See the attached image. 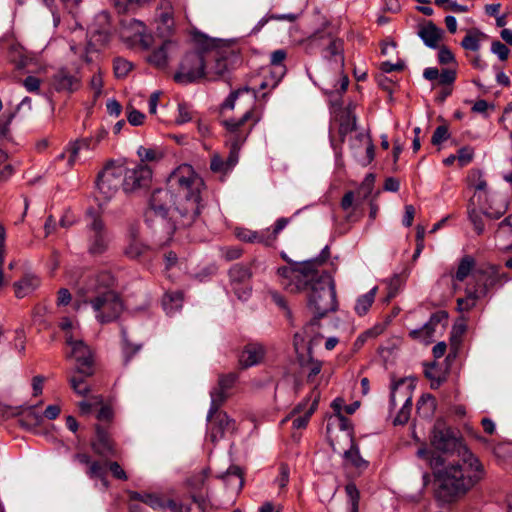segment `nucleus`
<instances>
[{
	"label": "nucleus",
	"mask_w": 512,
	"mask_h": 512,
	"mask_svg": "<svg viewBox=\"0 0 512 512\" xmlns=\"http://www.w3.org/2000/svg\"><path fill=\"white\" fill-rule=\"evenodd\" d=\"M376 291L377 287H373L370 291L358 297L354 309L359 316H363L368 312L375 300Z\"/></svg>",
	"instance_id": "obj_46"
},
{
	"label": "nucleus",
	"mask_w": 512,
	"mask_h": 512,
	"mask_svg": "<svg viewBox=\"0 0 512 512\" xmlns=\"http://www.w3.org/2000/svg\"><path fill=\"white\" fill-rule=\"evenodd\" d=\"M382 70L380 73L375 75L376 81L378 84L387 91L392 89L394 81L386 76V74L392 72H400L404 69L405 66H381Z\"/></svg>",
	"instance_id": "obj_47"
},
{
	"label": "nucleus",
	"mask_w": 512,
	"mask_h": 512,
	"mask_svg": "<svg viewBox=\"0 0 512 512\" xmlns=\"http://www.w3.org/2000/svg\"><path fill=\"white\" fill-rule=\"evenodd\" d=\"M87 251L91 256H101L109 248L110 234L102 218L94 211H88Z\"/></svg>",
	"instance_id": "obj_9"
},
{
	"label": "nucleus",
	"mask_w": 512,
	"mask_h": 512,
	"mask_svg": "<svg viewBox=\"0 0 512 512\" xmlns=\"http://www.w3.org/2000/svg\"><path fill=\"white\" fill-rule=\"evenodd\" d=\"M103 402L101 396H93L91 400H84L79 402L78 407L82 415H87L92 411V408L96 405H100Z\"/></svg>",
	"instance_id": "obj_59"
},
{
	"label": "nucleus",
	"mask_w": 512,
	"mask_h": 512,
	"mask_svg": "<svg viewBox=\"0 0 512 512\" xmlns=\"http://www.w3.org/2000/svg\"><path fill=\"white\" fill-rule=\"evenodd\" d=\"M486 38L487 36L484 33L478 30H472L465 35L461 42V45L465 50L475 52L479 50L481 42Z\"/></svg>",
	"instance_id": "obj_45"
},
{
	"label": "nucleus",
	"mask_w": 512,
	"mask_h": 512,
	"mask_svg": "<svg viewBox=\"0 0 512 512\" xmlns=\"http://www.w3.org/2000/svg\"><path fill=\"white\" fill-rule=\"evenodd\" d=\"M147 250V246L143 244L139 239L133 236L125 248V254L129 258L136 259L142 256Z\"/></svg>",
	"instance_id": "obj_52"
},
{
	"label": "nucleus",
	"mask_w": 512,
	"mask_h": 512,
	"mask_svg": "<svg viewBox=\"0 0 512 512\" xmlns=\"http://www.w3.org/2000/svg\"><path fill=\"white\" fill-rule=\"evenodd\" d=\"M447 318V312L437 311L430 316L428 322H426L421 328L411 330L409 332V337L413 340L430 344L433 341L436 327L441 321L446 320Z\"/></svg>",
	"instance_id": "obj_23"
},
{
	"label": "nucleus",
	"mask_w": 512,
	"mask_h": 512,
	"mask_svg": "<svg viewBox=\"0 0 512 512\" xmlns=\"http://www.w3.org/2000/svg\"><path fill=\"white\" fill-rule=\"evenodd\" d=\"M344 459L359 472H363L369 467V462L361 456L359 446L353 439L350 448L344 452Z\"/></svg>",
	"instance_id": "obj_36"
},
{
	"label": "nucleus",
	"mask_w": 512,
	"mask_h": 512,
	"mask_svg": "<svg viewBox=\"0 0 512 512\" xmlns=\"http://www.w3.org/2000/svg\"><path fill=\"white\" fill-rule=\"evenodd\" d=\"M416 454L428 462L435 481L434 497L441 504L458 502L485 476L483 464L469 448H462L461 457L448 463L425 446L420 447Z\"/></svg>",
	"instance_id": "obj_2"
},
{
	"label": "nucleus",
	"mask_w": 512,
	"mask_h": 512,
	"mask_svg": "<svg viewBox=\"0 0 512 512\" xmlns=\"http://www.w3.org/2000/svg\"><path fill=\"white\" fill-rule=\"evenodd\" d=\"M480 298L483 297L469 284L466 287V296L457 299V309L460 312H468L476 305L477 300Z\"/></svg>",
	"instance_id": "obj_44"
},
{
	"label": "nucleus",
	"mask_w": 512,
	"mask_h": 512,
	"mask_svg": "<svg viewBox=\"0 0 512 512\" xmlns=\"http://www.w3.org/2000/svg\"><path fill=\"white\" fill-rule=\"evenodd\" d=\"M106 467H107V463L103 464L100 461H92L91 460V462L87 468L86 474L92 479L99 478L104 483V485L107 486Z\"/></svg>",
	"instance_id": "obj_51"
},
{
	"label": "nucleus",
	"mask_w": 512,
	"mask_h": 512,
	"mask_svg": "<svg viewBox=\"0 0 512 512\" xmlns=\"http://www.w3.org/2000/svg\"><path fill=\"white\" fill-rule=\"evenodd\" d=\"M193 119V111L191 107L186 103L182 102L178 104V116L176 117L177 124H184Z\"/></svg>",
	"instance_id": "obj_55"
},
{
	"label": "nucleus",
	"mask_w": 512,
	"mask_h": 512,
	"mask_svg": "<svg viewBox=\"0 0 512 512\" xmlns=\"http://www.w3.org/2000/svg\"><path fill=\"white\" fill-rule=\"evenodd\" d=\"M230 286L239 300H247L252 291V272L243 264H235L229 269Z\"/></svg>",
	"instance_id": "obj_15"
},
{
	"label": "nucleus",
	"mask_w": 512,
	"mask_h": 512,
	"mask_svg": "<svg viewBox=\"0 0 512 512\" xmlns=\"http://www.w3.org/2000/svg\"><path fill=\"white\" fill-rule=\"evenodd\" d=\"M208 437L212 442H217L228 432H233L235 429V421L231 419L226 412L217 411L211 418Z\"/></svg>",
	"instance_id": "obj_22"
},
{
	"label": "nucleus",
	"mask_w": 512,
	"mask_h": 512,
	"mask_svg": "<svg viewBox=\"0 0 512 512\" xmlns=\"http://www.w3.org/2000/svg\"><path fill=\"white\" fill-rule=\"evenodd\" d=\"M95 431V438L91 441L94 453L100 457H115L117 455L116 445L108 431L101 425H96Z\"/></svg>",
	"instance_id": "obj_24"
},
{
	"label": "nucleus",
	"mask_w": 512,
	"mask_h": 512,
	"mask_svg": "<svg viewBox=\"0 0 512 512\" xmlns=\"http://www.w3.org/2000/svg\"><path fill=\"white\" fill-rule=\"evenodd\" d=\"M88 376H84L82 374H75L68 377V381L70 383L73 391L80 396H87L90 392V386L86 382V378Z\"/></svg>",
	"instance_id": "obj_48"
},
{
	"label": "nucleus",
	"mask_w": 512,
	"mask_h": 512,
	"mask_svg": "<svg viewBox=\"0 0 512 512\" xmlns=\"http://www.w3.org/2000/svg\"><path fill=\"white\" fill-rule=\"evenodd\" d=\"M491 52L495 54L501 62L507 61L510 54L509 48L498 40L492 42Z\"/></svg>",
	"instance_id": "obj_58"
},
{
	"label": "nucleus",
	"mask_w": 512,
	"mask_h": 512,
	"mask_svg": "<svg viewBox=\"0 0 512 512\" xmlns=\"http://www.w3.org/2000/svg\"><path fill=\"white\" fill-rule=\"evenodd\" d=\"M341 208L344 211H349L352 209V211L346 216V219L348 222L357 221L359 217H357L354 214V211H356L359 203L355 202V194L352 191H348L344 194V196L341 199Z\"/></svg>",
	"instance_id": "obj_50"
},
{
	"label": "nucleus",
	"mask_w": 512,
	"mask_h": 512,
	"mask_svg": "<svg viewBox=\"0 0 512 512\" xmlns=\"http://www.w3.org/2000/svg\"><path fill=\"white\" fill-rule=\"evenodd\" d=\"M505 211L506 207L504 205H499L497 208L488 207L483 211L472 208L468 210V218L473 224L475 232L481 235L485 230L484 217L496 220L501 218Z\"/></svg>",
	"instance_id": "obj_25"
},
{
	"label": "nucleus",
	"mask_w": 512,
	"mask_h": 512,
	"mask_svg": "<svg viewBox=\"0 0 512 512\" xmlns=\"http://www.w3.org/2000/svg\"><path fill=\"white\" fill-rule=\"evenodd\" d=\"M128 496L130 500L142 502L153 510H166V499L161 494L129 491Z\"/></svg>",
	"instance_id": "obj_32"
},
{
	"label": "nucleus",
	"mask_w": 512,
	"mask_h": 512,
	"mask_svg": "<svg viewBox=\"0 0 512 512\" xmlns=\"http://www.w3.org/2000/svg\"><path fill=\"white\" fill-rule=\"evenodd\" d=\"M443 33L444 31L438 28L432 22H428L427 24L420 27L418 32L423 42L431 48H435L438 46V43L440 42L443 36Z\"/></svg>",
	"instance_id": "obj_34"
},
{
	"label": "nucleus",
	"mask_w": 512,
	"mask_h": 512,
	"mask_svg": "<svg viewBox=\"0 0 512 512\" xmlns=\"http://www.w3.org/2000/svg\"><path fill=\"white\" fill-rule=\"evenodd\" d=\"M97 146L94 145V138L86 137L82 139H78L75 142L71 143L66 152H69L68 165L72 167L78 158V154L82 149L86 150H94Z\"/></svg>",
	"instance_id": "obj_37"
},
{
	"label": "nucleus",
	"mask_w": 512,
	"mask_h": 512,
	"mask_svg": "<svg viewBox=\"0 0 512 512\" xmlns=\"http://www.w3.org/2000/svg\"><path fill=\"white\" fill-rule=\"evenodd\" d=\"M334 123L337 126L341 143L345 141L348 134L357 132V117L355 105L349 104L346 107H338L333 103Z\"/></svg>",
	"instance_id": "obj_16"
},
{
	"label": "nucleus",
	"mask_w": 512,
	"mask_h": 512,
	"mask_svg": "<svg viewBox=\"0 0 512 512\" xmlns=\"http://www.w3.org/2000/svg\"><path fill=\"white\" fill-rule=\"evenodd\" d=\"M52 85L57 92L72 93L81 87V78L78 72H70L61 68L54 76Z\"/></svg>",
	"instance_id": "obj_26"
},
{
	"label": "nucleus",
	"mask_w": 512,
	"mask_h": 512,
	"mask_svg": "<svg viewBox=\"0 0 512 512\" xmlns=\"http://www.w3.org/2000/svg\"><path fill=\"white\" fill-rule=\"evenodd\" d=\"M66 343L71 347L68 357L73 358L76 363L75 372L84 376H92L95 367L91 349L82 340H74L73 336H67Z\"/></svg>",
	"instance_id": "obj_13"
},
{
	"label": "nucleus",
	"mask_w": 512,
	"mask_h": 512,
	"mask_svg": "<svg viewBox=\"0 0 512 512\" xmlns=\"http://www.w3.org/2000/svg\"><path fill=\"white\" fill-rule=\"evenodd\" d=\"M137 154L141 160V162H152L157 161L162 157V154L153 148H145L140 146Z\"/></svg>",
	"instance_id": "obj_57"
},
{
	"label": "nucleus",
	"mask_w": 512,
	"mask_h": 512,
	"mask_svg": "<svg viewBox=\"0 0 512 512\" xmlns=\"http://www.w3.org/2000/svg\"><path fill=\"white\" fill-rule=\"evenodd\" d=\"M123 164H117L113 161L107 163L98 173L97 189L104 200L113 198L120 188L123 189Z\"/></svg>",
	"instance_id": "obj_11"
},
{
	"label": "nucleus",
	"mask_w": 512,
	"mask_h": 512,
	"mask_svg": "<svg viewBox=\"0 0 512 512\" xmlns=\"http://www.w3.org/2000/svg\"><path fill=\"white\" fill-rule=\"evenodd\" d=\"M119 34L128 45H140L143 49H149L153 41V37L146 33V25L134 18L120 21Z\"/></svg>",
	"instance_id": "obj_12"
},
{
	"label": "nucleus",
	"mask_w": 512,
	"mask_h": 512,
	"mask_svg": "<svg viewBox=\"0 0 512 512\" xmlns=\"http://www.w3.org/2000/svg\"><path fill=\"white\" fill-rule=\"evenodd\" d=\"M176 48V44L173 41H164L152 54L148 57L149 64H165L168 60L169 53L173 52Z\"/></svg>",
	"instance_id": "obj_41"
},
{
	"label": "nucleus",
	"mask_w": 512,
	"mask_h": 512,
	"mask_svg": "<svg viewBox=\"0 0 512 512\" xmlns=\"http://www.w3.org/2000/svg\"><path fill=\"white\" fill-rule=\"evenodd\" d=\"M471 285L480 296L485 297L493 288H497L498 266L483 265L472 274Z\"/></svg>",
	"instance_id": "obj_18"
},
{
	"label": "nucleus",
	"mask_w": 512,
	"mask_h": 512,
	"mask_svg": "<svg viewBox=\"0 0 512 512\" xmlns=\"http://www.w3.org/2000/svg\"><path fill=\"white\" fill-rule=\"evenodd\" d=\"M403 384V381H399L392 385L389 407L390 411L395 409L397 406V396H400V399L404 402L401 409L397 413L396 417L393 420V424L396 425H404L410 419V414L412 410V396L411 393L406 390L404 392H399V387Z\"/></svg>",
	"instance_id": "obj_21"
},
{
	"label": "nucleus",
	"mask_w": 512,
	"mask_h": 512,
	"mask_svg": "<svg viewBox=\"0 0 512 512\" xmlns=\"http://www.w3.org/2000/svg\"><path fill=\"white\" fill-rule=\"evenodd\" d=\"M350 149L362 165L370 164L375 157V147L368 133L356 132L350 139Z\"/></svg>",
	"instance_id": "obj_20"
},
{
	"label": "nucleus",
	"mask_w": 512,
	"mask_h": 512,
	"mask_svg": "<svg viewBox=\"0 0 512 512\" xmlns=\"http://www.w3.org/2000/svg\"><path fill=\"white\" fill-rule=\"evenodd\" d=\"M227 66H177L174 71H167L173 80L181 85L205 81H216L222 78Z\"/></svg>",
	"instance_id": "obj_8"
},
{
	"label": "nucleus",
	"mask_w": 512,
	"mask_h": 512,
	"mask_svg": "<svg viewBox=\"0 0 512 512\" xmlns=\"http://www.w3.org/2000/svg\"><path fill=\"white\" fill-rule=\"evenodd\" d=\"M312 399V403L309 407L308 410L305 411V413L303 415H299L297 417H295L293 419V422H292V426L293 428L295 429H303L305 428L307 425H308V422L310 420V417L312 416V414L314 413V411L316 410L317 406H318V402H319V399H320V391L318 390V387L317 385L313 387L311 393H310V396L305 399V401L303 403H300L295 409H294V413H299L301 412L304 407L306 406V403Z\"/></svg>",
	"instance_id": "obj_28"
},
{
	"label": "nucleus",
	"mask_w": 512,
	"mask_h": 512,
	"mask_svg": "<svg viewBox=\"0 0 512 512\" xmlns=\"http://www.w3.org/2000/svg\"><path fill=\"white\" fill-rule=\"evenodd\" d=\"M301 368L306 372L307 382L313 383L316 376L321 372L323 362L312 357V349L308 348V358L300 360Z\"/></svg>",
	"instance_id": "obj_38"
},
{
	"label": "nucleus",
	"mask_w": 512,
	"mask_h": 512,
	"mask_svg": "<svg viewBox=\"0 0 512 512\" xmlns=\"http://www.w3.org/2000/svg\"><path fill=\"white\" fill-rule=\"evenodd\" d=\"M244 93H251V98H256L255 90L244 87L231 92L221 104L219 110L220 124L224 127L230 142V150L228 158L226 159V165H228V168L231 170L238 163L241 147L252 132L254 126L260 121V116L255 113L254 106L247 109L238 119L227 116V112L235 108L236 100Z\"/></svg>",
	"instance_id": "obj_4"
},
{
	"label": "nucleus",
	"mask_w": 512,
	"mask_h": 512,
	"mask_svg": "<svg viewBox=\"0 0 512 512\" xmlns=\"http://www.w3.org/2000/svg\"><path fill=\"white\" fill-rule=\"evenodd\" d=\"M318 69L315 72H311L307 69L309 78L317 85L321 90L327 94H341L346 91L349 85V78L346 74H343L340 69L341 66H316Z\"/></svg>",
	"instance_id": "obj_7"
},
{
	"label": "nucleus",
	"mask_w": 512,
	"mask_h": 512,
	"mask_svg": "<svg viewBox=\"0 0 512 512\" xmlns=\"http://www.w3.org/2000/svg\"><path fill=\"white\" fill-rule=\"evenodd\" d=\"M162 305L168 315L179 311L183 305V293L181 291L167 292L163 296Z\"/></svg>",
	"instance_id": "obj_42"
},
{
	"label": "nucleus",
	"mask_w": 512,
	"mask_h": 512,
	"mask_svg": "<svg viewBox=\"0 0 512 512\" xmlns=\"http://www.w3.org/2000/svg\"><path fill=\"white\" fill-rule=\"evenodd\" d=\"M115 278L109 271H101L91 277L86 282L85 291L86 293H92L100 295L106 291H114L113 286Z\"/></svg>",
	"instance_id": "obj_27"
},
{
	"label": "nucleus",
	"mask_w": 512,
	"mask_h": 512,
	"mask_svg": "<svg viewBox=\"0 0 512 512\" xmlns=\"http://www.w3.org/2000/svg\"><path fill=\"white\" fill-rule=\"evenodd\" d=\"M475 270V259L470 255H465L459 261L453 278L456 281L463 282L470 274H473Z\"/></svg>",
	"instance_id": "obj_43"
},
{
	"label": "nucleus",
	"mask_w": 512,
	"mask_h": 512,
	"mask_svg": "<svg viewBox=\"0 0 512 512\" xmlns=\"http://www.w3.org/2000/svg\"><path fill=\"white\" fill-rule=\"evenodd\" d=\"M0 47L7 49V56L11 64H29L36 61V54L27 51L18 43L12 33L0 37Z\"/></svg>",
	"instance_id": "obj_19"
},
{
	"label": "nucleus",
	"mask_w": 512,
	"mask_h": 512,
	"mask_svg": "<svg viewBox=\"0 0 512 512\" xmlns=\"http://www.w3.org/2000/svg\"><path fill=\"white\" fill-rule=\"evenodd\" d=\"M210 169L214 173L226 174L231 171L226 165V160H224L219 154H213L210 161Z\"/></svg>",
	"instance_id": "obj_56"
},
{
	"label": "nucleus",
	"mask_w": 512,
	"mask_h": 512,
	"mask_svg": "<svg viewBox=\"0 0 512 512\" xmlns=\"http://www.w3.org/2000/svg\"><path fill=\"white\" fill-rule=\"evenodd\" d=\"M474 149L470 146L461 147L457 151V161L460 167H464L471 163L474 159Z\"/></svg>",
	"instance_id": "obj_54"
},
{
	"label": "nucleus",
	"mask_w": 512,
	"mask_h": 512,
	"mask_svg": "<svg viewBox=\"0 0 512 512\" xmlns=\"http://www.w3.org/2000/svg\"><path fill=\"white\" fill-rule=\"evenodd\" d=\"M145 1L146 0H113V3L119 13H125Z\"/></svg>",
	"instance_id": "obj_62"
},
{
	"label": "nucleus",
	"mask_w": 512,
	"mask_h": 512,
	"mask_svg": "<svg viewBox=\"0 0 512 512\" xmlns=\"http://www.w3.org/2000/svg\"><path fill=\"white\" fill-rule=\"evenodd\" d=\"M220 477L229 489L236 492H239L244 485L243 471L239 466H230Z\"/></svg>",
	"instance_id": "obj_35"
},
{
	"label": "nucleus",
	"mask_w": 512,
	"mask_h": 512,
	"mask_svg": "<svg viewBox=\"0 0 512 512\" xmlns=\"http://www.w3.org/2000/svg\"><path fill=\"white\" fill-rule=\"evenodd\" d=\"M159 22L163 26V33L170 34L174 27L173 8L168 0H162L159 4Z\"/></svg>",
	"instance_id": "obj_39"
},
{
	"label": "nucleus",
	"mask_w": 512,
	"mask_h": 512,
	"mask_svg": "<svg viewBox=\"0 0 512 512\" xmlns=\"http://www.w3.org/2000/svg\"><path fill=\"white\" fill-rule=\"evenodd\" d=\"M41 284V279L35 274H25L14 284L15 295L17 298H24L35 291Z\"/></svg>",
	"instance_id": "obj_33"
},
{
	"label": "nucleus",
	"mask_w": 512,
	"mask_h": 512,
	"mask_svg": "<svg viewBox=\"0 0 512 512\" xmlns=\"http://www.w3.org/2000/svg\"><path fill=\"white\" fill-rule=\"evenodd\" d=\"M290 469L287 464L281 463L279 466V474L275 479V483L280 489L287 486L289 482Z\"/></svg>",
	"instance_id": "obj_60"
},
{
	"label": "nucleus",
	"mask_w": 512,
	"mask_h": 512,
	"mask_svg": "<svg viewBox=\"0 0 512 512\" xmlns=\"http://www.w3.org/2000/svg\"><path fill=\"white\" fill-rule=\"evenodd\" d=\"M466 330V326L464 324L455 325L452 330L451 335V347L456 351L461 342V337Z\"/></svg>",
	"instance_id": "obj_64"
},
{
	"label": "nucleus",
	"mask_w": 512,
	"mask_h": 512,
	"mask_svg": "<svg viewBox=\"0 0 512 512\" xmlns=\"http://www.w3.org/2000/svg\"><path fill=\"white\" fill-rule=\"evenodd\" d=\"M456 75L455 69L446 68L440 72L437 67H428L423 73L425 79L435 82L433 86L439 85L442 87L452 86L456 80Z\"/></svg>",
	"instance_id": "obj_29"
},
{
	"label": "nucleus",
	"mask_w": 512,
	"mask_h": 512,
	"mask_svg": "<svg viewBox=\"0 0 512 512\" xmlns=\"http://www.w3.org/2000/svg\"><path fill=\"white\" fill-rule=\"evenodd\" d=\"M227 397V390L223 389L220 386H218L217 389L211 392V405L207 415L208 418H211L214 413L220 411L219 409L222 406V404L226 401Z\"/></svg>",
	"instance_id": "obj_49"
},
{
	"label": "nucleus",
	"mask_w": 512,
	"mask_h": 512,
	"mask_svg": "<svg viewBox=\"0 0 512 512\" xmlns=\"http://www.w3.org/2000/svg\"><path fill=\"white\" fill-rule=\"evenodd\" d=\"M274 235L270 233V228L266 230L256 231V237L254 243L263 244L264 246L271 247L275 244Z\"/></svg>",
	"instance_id": "obj_61"
},
{
	"label": "nucleus",
	"mask_w": 512,
	"mask_h": 512,
	"mask_svg": "<svg viewBox=\"0 0 512 512\" xmlns=\"http://www.w3.org/2000/svg\"><path fill=\"white\" fill-rule=\"evenodd\" d=\"M449 136L450 134L448 127L445 125H440L435 129L432 135L431 143L433 145H439L442 142L446 141L449 138Z\"/></svg>",
	"instance_id": "obj_63"
},
{
	"label": "nucleus",
	"mask_w": 512,
	"mask_h": 512,
	"mask_svg": "<svg viewBox=\"0 0 512 512\" xmlns=\"http://www.w3.org/2000/svg\"><path fill=\"white\" fill-rule=\"evenodd\" d=\"M96 21L102 25L101 28L92 26L89 32V40L87 45L82 48L74 43V39L71 40L70 50L74 54L80 52V59L85 61L87 64L100 61V52L102 48L106 46L110 39L109 31V15L106 12H102L97 15Z\"/></svg>",
	"instance_id": "obj_5"
},
{
	"label": "nucleus",
	"mask_w": 512,
	"mask_h": 512,
	"mask_svg": "<svg viewBox=\"0 0 512 512\" xmlns=\"http://www.w3.org/2000/svg\"><path fill=\"white\" fill-rule=\"evenodd\" d=\"M89 302L97 321L101 324L117 320L124 308L120 296L115 291H106L92 296L89 298Z\"/></svg>",
	"instance_id": "obj_10"
},
{
	"label": "nucleus",
	"mask_w": 512,
	"mask_h": 512,
	"mask_svg": "<svg viewBox=\"0 0 512 512\" xmlns=\"http://www.w3.org/2000/svg\"><path fill=\"white\" fill-rule=\"evenodd\" d=\"M265 354L264 346L259 343L247 344L239 357V363L242 367L248 368L259 364Z\"/></svg>",
	"instance_id": "obj_30"
},
{
	"label": "nucleus",
	"mask_w": 512,
	"mask_h": 512,
	"mask_svg": "<svg viewBox=\"0 0 512 512\" xmlns=\"http://www.w3.org/2000/svg\"><path fill=\"white\" fill-rule=\"evenodd\" d=\"M206 479H207V473L205 470H202L198 473L193 474L188 479V485L191 488L192 499L198 505V507L201 511L204 510V506L206 503V499H205L204 495L202 494Z\"/></svg>",
	"instance_id": "obj_31"
},
{
	"label": "nucleus",
	"mask_w": 512,
	"mask_h": 512,
	"mask_svg": "<svg viewBox=\"0 0 512 512\" xmlns=\"http://www.w3.org/2000/svg\"><path fill=\"white\" fill-rule=\"evenodd\" d=\"M329 255V248L325 246L316 258L277 269L278 281L284 290L290 293H307L308 306L315 316L305 330L318 325L321 318L337 310L333 277L328 271L320 270Z\"/></svg>",
	"instance_id": "obj_1"
},
{
	"label": "nucleus",
	"mask_w": 512,
	"mask_h": 512,
	"mask_svg": "<svg viewBox=\"0 0 512 512\" xmlns=\"http://www.w3.org/2000/svg\"><path fill=\"white\" fill-rule=\"evenodd\" d=\"M123 191L131 193L136 190L146 188L152 179L151 168L143 163H139L132 168L123 165Z\"/></svg>",
	"instance_id": "obj_14"
},
{
	"label": "nucleus",
	"mask_w": 512,
	"mask_h": 512,
	"mask_svg": "<svg viewBox=\"0 0 512 512\" xmlns=\"http://www.w3.org/2000/svg\"><path fill=\"white\" fill-rule=\"evenodd\" d=\"M345 492L350 500L349 510H359L360 493L354 483H348L345 486Z\"/></svg>",
	"instance_id": "obj_53"
},
{
	"label": "nucleus",
	"mask_w": 512,
	"mask_h": 512,
	"mask_svg": "<svg viewBox=\"0 0 512 512\" xmlns=\"http://www.w3.org/2000/svg\"><path fill=\"white\" fill-rule=\"evenodd\" d=\"M193 41L197 49L203 53L208 54L211 60L216 64L222 62L235 63L238 61L240 48L235 40H224L210 38L207 35L197 32L193 36Z\"/></svg>",
	"instance_id": "obj_6"
},
{
	"label": "nucleus",
	"mask_w": 512,
	"mask_h": 512,
	"mask_svg": "<svg viewBox=\"0 0 512 512\" xmlns=\"http://www.w3.org/2000/svg\"><path fill=\"white\" fill-rule=\"evenodd\" d=\"M169 185L176 190L175 199L168 189L154 190L149 199L147 216L153 213L165 219L174 206L172 218L183 227L190 226L200 213V193L204 185L202 178L191 165L183 164L172 172Z\"/></svg>",
	"instance_id": "obj_3"
},
{
	"label": "nucleus",
	"mask_w": 512,
	"mask_h": 512,
	"mask_svg": "<svg viewBox=\"0 0 512 512\" xmlns=\"http://www.w3.org/2000/svg\"><path fill=\"white\" fill-rule=\"evenodd\" d=\"M433 447L441 452H456L458 458L461 457L462 448H468L461 440H459L450 428H435L431 438Z\"/></svg>",
	"instance_id": "obj_17"
},
{
	"label": "nucleus",
	"mask_w": 512,
	"mask_h": 512,
	"mask_svg": "<svg viewBox=\"0 0 512 512\" xmlns=\"http://www.w3.org/2000/svg\"><path fill=\"white\" fill-rule=\"evenodd\" d=\"M325 42L327 44V47L325 48V54L324 57L327 58L329 61L334 62L335 64H343L344 63V56L342 54L343 52V43L341 40L337 39H325Z\"/></svg>",
	"instance_id": "obj_40"
}]
</instances>
